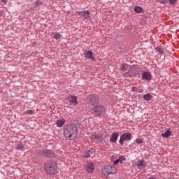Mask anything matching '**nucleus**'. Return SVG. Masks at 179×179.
<instances>
[{
    "label": "nucleus",
    "instance_id": "1",
    "mask_svg": "<svg viewBox=\"0 0 179 179\" xmlns=\"http://www.w3.org/2000/svg\"><path fill=\"white\" fill-rule=\"evenodd\" d=\"M78 124L69 123L63 127V134L67 141H75L78 138Z\"/></svg>",
    "mask_w": 179,
    "mask_h": 179
},
{
    "label": "nucleus",
    "instance_id": "2",
    "mask_svg": "<svg viewBox=\"0 0 179 179\" xmlns=\"http://www.w3.org/2000/svg\"><path fill=\"white\" fill-rule=\"evenodd\" d=\"M44 169L46 174L49 176H54L57 174L58 166H57V162L53 160H48L44 164Z\"/></svg>",
    "mask_w": 179,
    "mask_h": 179
},
{
    "label": "nucleus",
    "instance_id": "3",
    "mask_svg": "<svg viewBox=\"0 0 179 179\" xmlns=\"http://www.w3.org/2000/svg\"><path fill=\"white\" fill-rule=\"evenodd\" d=\"M92 113L95 117H103L106 114V106L103 105H96L92 108Z\"/></svg>",
    "mask_w": 179,
    "mask_h": 179
},
{
    "label": "nucleus",
    "instance_id": "4",
    "mask_svg": "<svg viewBox=\"0 0 179 179\" xmlns=\"http://www.w3.org/2000/svg\"><path fill=\"white\" fill-rule=\"evenodd\" d=\"M100 99H99V96L96 94H90L87 96L86 102L88 106H96V104H99V101Z\"/></svg>",
    "mask_w": 179,
    "mask_h": 179
},
{
    "label": "nucleus",
    "instance_id": "5",
    "mask_svg": "<svg viewBox=\"0 0 179 179\" xmlns=\"http://www.w3.org/2000/svg\"><path fill=\"white\" fill-rule=\"evenodd\" d=\"M102 173L106 177L108 178L109 174H115L117 173V169L115 166L106 165L102 169Z\"/></svg>",
    "mask_w": 179,
    "mask_h": 179
},
{
    "label": "nucleus",
    "instance_id": "6",
    "mask_svg": "<svg viewBox=\"0 0 179 179\" xmlns=\"http://www.w3.org/2000/svg\"><path fill=\"white\" fill-rule=\"evenodd\" d=\"M38 155H39V156H43V157H48V159L55 157V153H54L52 150L48 149L39 150Z\"/></svg>",
    "mask_w": 179,
    "mask_h": 179
},
{
    "label": "nucleus",
    "instance_id": "7",
    "mask_svg": "<svg viewBox=\"0 0 179 179\" xmlns=\"http://www.w3.org/2000/svg\"><path fill=\"white\" fill-rule=\"evenodd\" d=\"M131 139L132 134L129 132H126L120 136L119 143L122 146V145H124V142H131Z\"/></svg>",
    "mask_w": 179,
    "mask_h": 179
},
{
    "label": "nucleus",
    "instance_id": "8",
    "mask_svg": "<svg viewBox=\"0 0 179 179\" xmlns=\"http://www.w3.org/2000/svg\"><path fill=\"white\" fill-rule=\"evenodd\" d=\"M129 70L130 73L132 76H138V72L139 71V67H138V65H130L129 66Z\"/></svg>",
    "mask_w": 179,
    "mask_h": 179
},
{
    "label": "nucleus",
    "instance_id": "9",
    "mask_svg": "<svg viewBox=\"0 0 179 179\" xmlns=\"http://www.w3.org/2000/svg\"><path fill=\"white\" fill-rule=\"evenodd\" d=\"M94 138L98 142H101L102 143H106V139H107V136L103 134H95Z\"/></svg>",
    "mask_w": 179,
    "mask_h": 179
},
{
    "label": "nucleus",
    "instance_id": "10",
    "mask_svg": "<svg viewBox=\"0 0 179 179\" xmlns=\"http://www.w3.org/2000/svg\"><path fill=\"white\" fill-rule=\"evenodd\" d=\"M85 170L89 174H92L94 171V164L92 162L88 163L85 166Z\"/></svg>",
    "mask_w": 179,
    "mask_h": 179
},
{
    "label": "nucleus",
    "instance_id": "11",
    "mask_svg": "<svg viewBox=\"0 0 179 179\" xmlns=\"http://www.w3.org/2000/svg\"><path fill=\"white\" fill-rule=\"evenodd\" d=\"M118 136H120V134L118 132H114L111 134L110 138V142L112 143H115L117 141H118Z\"/></svg>",
    "mask_w": 179,
    "mask_h": 179
},
{
    "label": "nucleus",
    "instance_id": "12",
    "mask_svg": "<svg viewBox=\"0 0 179 179\" xmlns=\"http://www.w3.org/2000/svg\"><path fill=\"white\" fill-rule=\"evenodd\" d=\"M143 80H152V74L150 73L145 71L142 73Z\"/></svg>",
    "mask_w": 179,
    "mask_h": 179
},
{
    "label": "nucleus",
    "instance_id": "13",
    "mask_svg": "<svg viewBox=\"0 0 179 179\" xmlns=\"http://www.w3.org/2000/svg\"><path fill=\"white\" fill-rule=\"evenodd\" d=\"M78 15H79V16H85V19H90V13H89V11L87 10H83V11H78Z\"/></svg>",
    "mask_w": 179,
    "mask_h": 179
},
{
    "label": "nucleus",
    "instance_id": "14",
    "mask_svg": "<svg viewBox=\"0 0 179 179\" xmlns=\"http://www.w3.org/2000/svg\"><path fill=\"white\" fill-rule=\"evenodd\" d=\"M93 52L90 50H88L85 52V58H87V59H92V61H94V57H92Z\"/></svg>",
    "mask_w": 179,
    "mask_h": 179
},
{
    "label": "nucleus",
    "instance_id": "15",
    "mask_svg": "<svg viewBox=\"0 0 179 179\" xmlns=\"http://www.w3.org/2000/svg\"><path fill=\"white\" fill-rule=\"evenodd\" d=\"M137 167H145L146 164H145V160L143 159H138L136 162Z\"/></svg>",
    "mask_w": 179,
    "mask_h": 179
},
{
    "label": "nucleus",
    "instance_id": "16",
    "mask_svg": "<svg viewBox=\"0 0 179 179\" xmlns=\"http://www.w3.org/2000/svg\"><path fill=\"white\" fill-rule=\"evenodd\" d=\"M24 149V145L22 144V142H17L15 147V150H23Z\"/></svg>",
    "mask_w": 179,
    "mask_h": 179
},
{
    "label": "nucleus",
    "instance_id": "17",
    "mask_svg": "<svg viewBox=\"0 0 179 179\" xmlns=\"http://www.w3.org/2000/svg\"><path fill=\"white\" fill-rule=\"evenodd\" d=\"M162 138H170L171 136V131L170 129H168L164 132V134H162Z\"/></svg>",
    "mask_w": 179,
    "mask_h": 179
},
{
    "label": "nucleus",
    "instance_id": "18",
    "mask_svg": "<svg viewBox=\"0 0 179 179\" xmlns=\"http://www.w3.org/2000/svg\"><path fill=\"white\" fill-rule=\"evenodd\" d=\"M52 34V37L55 38V40H59L62 37V35H61L59 32H53Z\"/></svg>",
    "mask_w": 179,
    "mask_h": 179
},
{
    "label": "nucleus",
    "instance_id": "19",
    "mask_svg": "<svg viewBox=\"0 0 179 179\" xmlns=\"http://www.w3.org/2000/svg\"><path fill=\"white\" fill-rule=\"evenodd\" d=\"M93 153H94V151H93L92 150H90L85 153L84 157L85 159H87V158L90 157V156H92V155H93Z\"/></svg>",
    "mask_w": 179,
    "mask_h": 179
},
{
    "label": "nucleus",
    "instance_id": "20",
    "mask_svg": "<svg viewBox=\"0 0 179 179\" xmlns=\"http://www.w3.org/2000/svg\"><path fill=\"white\" fill-rule=\"evenodd\" d=\"M128 65L127 64H122L120 67V71L122 72V74L124 73V72H127L128 71Z\"/></svg>",
    "mask_w": 179,
    "mask_h": 179
},
{
    "label": "nucleus",
    "instance_id": "21",
    "mask_svg": "<svg viewBox=\"0 0 179 179\" xmlns=\"http://www.w3.org/2000/svg\"><path fill=\"white\" fill-rule=\"evenodd\" d=\"M155 50L160 54V55H163L164 54V51L163 50V48L162 46H157L155 48Z\"/></svg>",
    "mask_w": 179,
    "mask_h": 179
},
{
    "label": "nucleus",
    "instance_id": "22",
    "mask_svg": "<svg viewBox=\"0 0 179 179\" xmlns=\"http://www.w3.org/2000/svg\"><path fill=\"white\" fill-rule=\"evenodd\" d=\"M143 99L145 101H150L152 100V95L149 93L145 94L143 95Z\"/></svg>",
    "mask_w": 179,
    "mask_h": 179
},
{
    "label": "nucleus",
    "instance_id": "23",
    "mask_svg": "<svg viewBox=\"0 0 179 179\" xmlns=\"http://www.w3.org/2000/svg\"><path fill=\"white\" fill-rule=\"evenodd\" d=\"M64 124H65V122L64 120H57L56 122V125L58 127V128H61Z\"/></svg>",
    "mask_w": 179,
    "mask_h": 179
},
{
    "label": "nucleus",
    "instance_id": "24",
    "mask_svg": "<svg viewBox=\"0 0 179 179\" xmlns=\"http://www.w3.org/2000/svg\"><path fill=\"white\" fill-rule=\"evenodd\" d=\"M142 10L143 8L139 6H136L134 7V12H136V13H142Z\"/></svg>",
    "mask_w": 179,
    "mask_h": 179
},
{
    "label": "nucleus",
    "instance_id": "25",
    "mask_svg": "<svg viewBox=\"0 0 179 179\" xmlns=\"http://www.w3.org/2000/svg\"><path fill=\"white\" fill-rule=\"evenodd\" d=\"M122 76H124V78H131V77H132V76L131 74V71L129 70L127 72L123 73Z\"/></svg>",
    "mask_w": 179,
    "mask_h": 179
},
{
    "label": "nucleus",
    "instance_id": "26",
    "mask_svg": "<svg viewBox=\"0 0 179 179\" xmlns=\"http://www.w3.org/2000/svg\"><path fill=\"white\" fill-rule=\"evenodd\" d=\"M70 103H73V104H78V100L76 96H71V99L69 101Z\"/></svg>",
    "mask_w": 179,
    "mask_h": 179
},
{
    "label": "nucleus",
    "instance_id": "27",
    "mask_svg": "<svg viewBox=\"0 0 179 179\" xmlns=\"http://www.w3.org/2000/svg\"><path fill=\"white\" fill-rule=\"evenodd\" d=\"M178 0H169L168 2L169 5H174Z\"/></svg>",
    "mask_w": 179,
    "mask_h": 179
},
{
    "label": "nucleus",
    "instance_id": "28",
    "mask_svg": "<svg viewBox=\"0 0 179 179\" xmlns=\"http://www.w3.org/2000/svg\"><path fill=\"white\" fill-rule=\"evenodd\" d=\"M26 113L29 114V115H31V114H34V110L29 109L27 110Z\"/></svg>",
    "mask_w": 179,
    "mask_h": 179
},
{
    "label": "nucleus",
    "instance_id": "29",
    "mask_svg": "<svg viewBox=\"0 0 179 179\" xmlns=\"http://www.w3.org/2000/svg\"><path fill=\"white\" fill-rule=\"evenodd\" d=\"M136 144L137 145H141V143H142L143 142V140L141 139V138H137L136 140Z\"/></svg>",
    "mask_w": 179,
    "mask_h": 179
},
{
    "label": "nucleus",
    "instance_id": "30",
    "mask_svg": "<svg viewBox=\"0 0 179 179\" xmlns=\"http://www.w3.org/2000/svg\"><path fill=\"white\" fill-rule=\"evenodd\" d=\"M36 6H40L43 5V2L40 0H37L36 1Z\"/></svg>",
    "mask_w": 179,
    "mask_h": 179
},
{
    "label": "nucleus",
    "instance_id": "31",
    "mask_svg": "<svg viewBox=\"0 0 179 179\" xmlns=\"http://www.w3.org/2000/svg\"><path fill=\"white\" fill-rule=\"evenodd\" d=\"M122 163V161H121V158H119L118 159H116L115 162H114V164H117V163Z\"/></svg>",
    "mask_w": 179,
    "mask_h": 179
},
{
    "label": "nucleus",
    "instance_id": "32",
    "mask_svg": "<svg viewBox=\"0 0 179 179\" xmlns=\"http://www.w3.org/2000/svg\"><path fill=\"white\" fill-rule=\"evenodd\" d=\"M2 3H8V0H1Z\"/></svg>",
    "mask_w": 179,
    "mask_h": 179
},
{
    "label": "nucleus",
    "instance_id": "33",
    "mask_svg": "<svg viewBox=\"0 0 179 179\" xmlns=\"http://www.w3.org/2000/svg\"><path fill=\"white\" fill-rule=\"evenodd\" d=\"M120 160H125V157H120Z\"/></svg>",
    "mask_w": 179,
    "mask_h": 179
},
{
    "label": "nucleus",
    "instance_id": "34",
    "mask_svg": "<svg viewBox=\"0 0 179 179\" xmlns=\"http://www.w3.org/2000/svg\"><path fill=\"white\" fill-rule=\"evenodd\" d=\"M153 176L150 177L148 179H153Z\"/></svg>",
    "mask_w": 179,
    "mask_h": 179
},
{
    "label": "nucleus",
    "instance_id": "35",
    "mask_svg": "<svg viewBox=\"0 0 179 179\" xmlns=\"http://www.w3.org/2000/svg\"><path fill=\"white\" fill-rule=\"evenodd\" d=\"M166 2V0H164V1H162V3H165Z\"/></svg>",
    "mask_w": 179,
    "mask_h": 179
},
{
    "label": "nucleus",
    "instance_id": "36",
    "mask_svg": "<svg viewBox=\"0 0 179 179\" xmlns=\"http://www.w3.org/2000/svg\"><path fill=\"white\" fill-rule=\"evenodd\" d=\"M153 179H156V178H155V177H154Z\"/></svg>",
    "mask_w": 179,
    "mask_h": 179
}]
</instances>
